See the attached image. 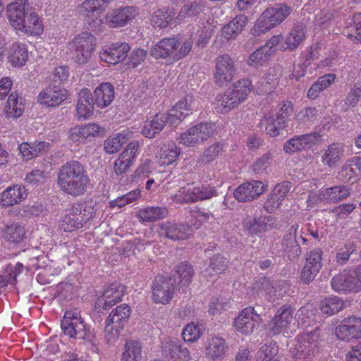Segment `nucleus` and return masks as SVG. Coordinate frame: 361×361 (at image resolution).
<instances>
[{
  "label": "nucleus",
  "mask_w": 361,
  "mask_h": 361,
  "mask_svg": "<svg viewBox=\"0 0 361 361\" xmlns=\"http://www.w3.org/2000/svg\"><path fill=\"white\" fill-rule=\"evenodd\" d=\"M319 111L315 107H306L303 111L298 113L296 116L298 124H308L317 119Z\"/></svg>",
  "instance_id": "bf43d9fd"
},
{
  "label": "nucleus",
  "mask_w": 361,
  "mask_h": 361,
  "mask_svg": "<svg viewBox=\"0 0 361 361\" xmlns=\"http://www.w3.org/2000/svg\"><path fill=\"white\" fill-rule=\"evenodd\" d=\"M81 207V215L85 223L92 219L97 210V204L95 201L90 199L82 203H75Z\"/></svg>",
  "instance_id": "680f3d73"
},
{
  "label": "nucleus",
  "mask_w": 361,
  "mask_h": 361,
  "mask_svg": "<svg viewBox=\"0 0 361 361\" xmlns=\"http://www.w3.org/2000/svg\"><path fill=\"white\" fill-rule=\"evenodd\" d=\"M1 235L7 243L18 244L24 239L25 229L20 224L13 222L5 226L1 231Z\"/></svg>",
  "instance_id": "72a5a7b5"
},
{
  "label": "nucleus",
  "mask_w": 361,
  "mask_h": 361,
  "mask_svg": "<svg viewBox=\"0 0 361 361\" xmlns=\"http://www.w3.org/2000/svg\"><path fill=\"white\" fill-rule=\"evenodd\" d=\"M94 99L90 90L82 89L78 95L76 111L79 118L87 119L94 111Z\"/></svg>",
  "instance_id": "a878e982"
},
{
  "label": "nucleus",
  "mask_w": 361,
  "mask_h": 361,
  "mask_svg": "<svg viewBox=\"0 0 361 361\" xmlns=\"http://www.w3.org/2000/svg\"><path fill=\"white\" fill-rule=\"evenodd\" d=\"M85 224L81 215V207L73 204L61 221L60 228L65 232H72L82 228Z\"/></svg>",
  "instance_id": "5701e85b"
},
{
  "label": "nucleus",
  "mask_w": 361,
  "mask_h": 361,
  "mask_svg": "<svg viewBox=\"0 0 361 361\" xmlns=\"http://www.w3.org/2000/svg\"><path fill=\"white\" fill-rule=\"evenodd\" d=\"M130 314V307L127 304H121L111 311L106 320L116 324L118 328H123L128 324Z\"/></svg>",
  "instance_id": "f704fd0d"
},
{
  "label": "nucleus",
  "mask_w": 361,
  "mask_h": 361,
  "mask_svg": "<svg viewBox=\"0 0 361 361\" xmlns=\"http://www.w3.org/2000/svg\"><path fill=\"white\" fill-rule=\"evenodd\" d=\"M323 251L320 248H315L310 252L306 257L305 264L314 267L315 269L321 270L322 264Z\"/></svg>",
  "instance_id": "338daca9"
},
{
  "label": "nucleus",
  "mask_w": 361,
  "mask_h": 361,
  "mask_svg": "<svg viewBox=\"0 0 361 361\" xmlns=\"http://www.w3.org/2000/svg\"><path fill=\"white\" fill-rule=\"evenodd\" d=\"M331 283L335 291L343 293L357 291L360 287L356 270L355 271L344 270L334 276Z\"/></svg>",
  "instance_id": "dca6fc26"
},
{
  "label": "nucleus",
  "mask_w": 361,
  "mask_h": 361,
  "mask_svg": "<svg viewBox=\"0 0 361 361\" xmlns=\"http://www.w3.org/2000/svg\"><path fill=\"white\" fill-rule=\"evenodd\" d=\"M136 14V10L134 7H121L107 14L105 19L111 27H123L128 21L133 20ZM102 19L104 20V18Z\"/></svg>",
  "instance_id": "b1692460"
},
{
  "label": "nucleus",
  "mask_w": 361,
  "mask_h": 361,
  "mask_svg": "<svg viewBox=\"0 0 361 361\" xmlns=\"http://www.w3.org/2000/svg\"><path fill=\"white\" fill-rule=\"evenodd\" d=\"M235 71L234 60L228 54L219 55L214 72L215 84L220 87L228 85L233 80Z\"/></svg>",
  "instance_id": "9d476101"
},
{
  "label": "nucleus",
  "mask_w": 361,
  "mask_h": 361,
  "mask_svg": "<svg viewBox=\"0 0 361 361\" xmlns=\"http://www.w3.org/2000/svg\"><path fill=\"white\" fill-rule=\"evenodd\" d=\"M226 349L227 345L224 338L213 337L207 348V355L214 360L221 359L224 356Z\"/></svg>",
  "instance_id": "79ce46f5"
},
{
  "label": "nucleus",
  "mask_w": 361,
  "mask_h": 361,
  "mask_svg": "<svg viewBox=\"0 0 361 361\" xmlns=\"http://www.w3.org/2000/svg\"><path fill=\"white\" fill-rule=\"evenodd\" d=\"M27 197L25 187L14 185L8 187L1 194V204L4 207H10L20 203Z\"/></svg>",
  "instance_id": "c756f323"
},
{
  "label": "nucleus",
  "mask_w": 361,
  "mask_h": 361,
  "mask_svg": "<svg viewBox=\"0 0 361 361\" xmlns=\"http://www.w3.org/2000/svg\"><path fill=\"white\" fill-rule=\"evenodd\" d=\"M294 310L291 305H285L276 312L269 324V329L272 335H277L288 327L293 321Z\"/></svg>",
  "instance_id": "aec40b11"
},
{
  "label": "nucleus",
  "mask_w": 361,
  "mask_h": 361,
  "mask_svg": "<svg viewBox=\"0 0 361 361\" xmlns=\"http://www.w3.org/2000/svg\"><path fill=\"white\" fill-rule=\"evenodd\" d=\"M28 58L27 49L25 44L14 43L8 51V61L14 66H23Z\"/></svg>",
  "instance_id": "58836bf2"
},
{
  "label": "nucleus",
  "mask_w": 361,
  "mask_h": 361,
  "mask_svg": "<svg viewBox=\"0 0 361 361\" xmlns=\"http://www.w3.org/2000/svg\"><path fill=\"white\" fill-rule=\"evenodd\" d=\"M261 321L260 315L255 310L253 307L243 309L233 321V326L236 331L243 334H250L256 325Z\"/></svg>",
  "instance_id": "2eb2a0df"
},
{
  "label": "nucleus",
  "mask_w": 361,
  "mask_h": 361,
  "mask_svg": "<svg viewBox=\"0 0 361 361\" xmlns=\"http://www.w3.org/2000/svg\"><path fill=\"white\" fill-rule=\"evenodd\" d=\"M158 233L161 238L171 240H183L191 235V228L187 224L166 221L159 224Z\"/></svg>",
  "instance_id": "ddd939ff"
},
{
  "label": "nucleus",
  "mask_w": 361,
  "mask_h": 361,
  "mask_svg": "<svg viewBox=\"0 0 361 361\" xmlns=\"http://www.w3.org/2000/svg\"><path fill=\"white\" fill-rule=\"evenodd\" d=\"M16 27V30L22 31L27 35H38L42 32V25L38 15L35 12H29L25 14L22 18L21 25Z\"/></svg>",
  "instance_id": "2f4dec72"
},
{
  "label": "nucleus",
  "mask_w": 361,
  "mask_h": 361,
  "mask_svg": "<svg viewBox=\"0 0 361 361\" xmlns=\"http://www.w3.org/2000/svg\"><path fill=\"white\" fill-rule=\"evenodd\" d=\"M142 357V346L136 341H129L125 344L121 361H140Z\"/></svg>",
  "instance_id": "49530a36"
},
{
  "label": "nucleus",
  "mask_w": 361,
  "mask_h": 361,
  "mask_svg": "<svg viewBox=\"0 0 361 361\" xmlns=\"http://www.w3.org/2000/svg\"><path fill=\"white\" fill-rule=\"evenodd\" d=\"M27 0H13L7 5L6 12L11 25L16 29L22 23V18L28 10Z\"/></svg>",
  "instance_id": "393cba45"
},
{
  "label": "nucleus",
  "mask_w": 361,
  "mask_h": 361,
  "mask_svg": "<svg viewBox=\"0 0 361 361\" xmlns=\"http://www.w3.org/2000/svg\"><path fill=\"white\" fill-rule=\"evenodd\" d=\"M216 131L215 123L202 122L181 133L179 137V142L187 147H195L213 136Z\"/></svg>",
  "instance_id": "423d86ee"
},
{
  "label": "nucleus",
  "mask_w": 361,
  "mask_h": 361,
  "mask_svg": "<svg viewBox=\"0 0 361 361\" xmlns=\"http://www.w3.org/2000/svg\"><path fill=\"white\" fill-rule=\"evenodd\" d=\"M94 103L99 108L108 106L114 100L115 91L110 82H102L94 90Z\"/></svg>",
  "instance_id": "7c9ffc66"
},
{
  "label": "nucleus",
  "mask_w": 361,
  "mask_h": 361,
  "mask_svg": "<svg viewBox=\"0 0 361 361\" xmlns=\"http://www.w3.org/2000/svg\"><path fill=\"white\" fill-rule=\"evenodd\" d=\"M161 114H156L151 121H147L141 130V134L147 138H154L166 126Z\"/></svg>",
  "instance_id": "4c0bfd02"
},
{
  "label": "nucleus",
  "mask_w": 361,
  "mask_h": 361,
  "mask_svg": "<svg viewBox=\"0 0 361 361\" xmlns=\"http://www.w3.org/2000/svg\"><path fill=\"white\" fill-rule=\"evenodd\" d=\"M61 329L65 335L92 342L94 338L90 328L77 314L67 312L61 322Z\"/></svg>",
  "instance_id": "0eeeda50"
},
{
  "label": "nucleus",
  "mask_w": 361,
  "mask_h": 361,
  "mask_svg": "<svg viewBox=\"0 0 361 361\" xmlns=\"http://www.w3.org/2000/svg\"><path fill=\"white\" fill-rule=\"evenodd\" d=\"M129 51L130 47L127 43H115L102 52L100 58L106 63L114 65L124 60Z\"/></svg>",
  "instance_id": "cd10ccee"
},
{
  "label": "nucleus",
  "mask_w": 361,
  "mask_h": 361,
  "mask_svg": "<svg viewBox=\"0 0 361 361\" xmlns=\"http://www.w3.org/2000/svg\"><path fill=\"white\" fill-rule=\"evenodd\" d=\"M280 75V70L276 68H269L266 77L262 82V87L260 91L264 94H268L272 92L274 88L275 84L277 82L279 77Z\"/></svg>",
  "instance_id": "6e6d98bb"
},
{
  "label": "nucleus",
  "mask_w": 361,
  "mask_h": 361,
  "mask_svg": "<svg viewBox=\"0 0 361 361\" xmlns=\"http://www.w3.org/2000/svg\"><path fill=\"white\" fill-rule=\"evenodd\" d=\"M95 37L91 33L85 32L74 37L68 43V49L73 59L78 64H85L90 60L94 46Z\"/></svg>",
  "instance_id": "39448f33"
},
{
  "label": "nucleus",
  "mask_w": 361,
  "mask_h": 361,
  "mask_svg": "<svg viewBox=\"0 0 361 361\" xmlns=\"http://www.w3.org/2000/svg\"><path fill=\"white\" fill-rule=\"evenodd\" d=\"M111 0H85L81 5L92 29H99L103 24V13Z\"/></svg>",
  "instance_id": "9b49d317"
},
{
  "label": "nucleus",
  "mask_w": 361,
  "mask_h": 361,
  "mask_svg": "<svg viewBox=\"0 0 361 361\" xmlns=\"http://www.w3.org/2000/svg\"><path fill=\"white\" fill-rule=\"evenodd\" d=\"M344 307L343 301L336 297H329L324 299L320 304V309L323 314L333 315L337 314Z\"/></svg>",
  "instance_id": "a18cd8bd"
},
{
  "label": "nucleus",
  "mask_w": 361,
  "mask_h": 361,
  "mask_svg": "<svg viewBox=\"0 0 361 361\" xmlns=\"http://www.w3.org/2000/svg\"><path fill=\"white\" fill-rule=\"evenodd\" d=\"M251 82L248 79H243L237 81L233 86L231 90L235 96L240 99V102H243L248 94L250 92Z\"/></svg>",
  "instance_id": "13d9d810"
},
{
  "label": "nucleus",
  "mask_w": 361,
  "mask_h": 361,
  "mask_svg": "<svg viewBox=\"0 0 361 361\" xmlns=\"http://www.w3.org/2000/svg\"><path fill=\"white\" fill-rule=\"evenodd\" d=\"M240 99L231 90H227L218 100L217 109L221 112H228L240 103Z\"/></svg>",
  "instance_id": "3c124183"
},
{
  "label": "nucleus",
  "mask_w": 361,
  "mask_h": 361,
  "mask_svg": "<svg viewBox=\"0 0 361 361\" xmlns=\"http://www.w3.org/2000/svg\"><path fill=\"white\" fill-rule=\"evenodd\" d=\"M167 215L168 209L165 207H147L140 209L137 213V217L142 222H154Z\"/></svg>",
  "instance_id": "e433bc0d"
},
{
  "label": "nucleus",
  "mask_w": 361,
  "mask_h": 361,
  "mask_svg": "<svg viewBox=\"0 0 361 361\" xmlns=\"http://www.w3.org/2000/svg\"><path fill=\"white\" fill-rule=\"evenodd\" d=\"M279 353V347L276 343L262 345L256 353L257 360L272 361Z\"/></svg>",
  "instance_id": "4d7b16f0"
},
{
  "label": "nucleus",
  "mask_w": 361,
  "mask_h": 361,
  "mask_svg": "<svg viewBox=\"0 0 361 361\" xmlns=\"http://www.w3.org/2000/svg\"><path fill=\"white\" fill-rule=\"evenodd\" d=\"M178 40L176 37H167L159 41L150 50V54L156 59H166L178 48Z\"/></svg>",
  "instance_id": "c85d7f7f"
},
{
  "label": "nucleus",
  "mask_w": 361,
  "mask_h": 361,
  "mask_svg": "<svg viewBox=\"0 0 361 361\" xmlns=\"http://www.w3.org/2000/svg\"><path fill=\"white\" fill-rule=\"evenodd\" d=\"M213 34V30L210 25L200 27L195 33L190 35L193 38V43L199 49L204 48L209 43Z\"/></svg>",
  "instance_id": "8fccbe9b"
},
{
  "label": "nucleus",
  "mask_w": 361,
  "mask_h": 361,
  "mask_svg": "<svg viewBox=\"0 0 361 361\" xmlns=\"http://www.w3.org/2000/svg\"><path fill=\"white\" fill-rule=\"evenodd\" d=\"M24 111V104L23 99L19 98L18 93L13 92L10 94L7 104L6 106L5 113L8 118H17L20 117Z\"/></svg>",
  "instance_id": "c9c22d12"
},
{
  "label": "nucleus",
  "mask_w": 361,
  "mask_h": 361,
  "mask_svg": "<svg viewBox=\"0 0 361 361\" xmlns=\"http://www.w3.org/2000/svg\"><path fill=\"white\" fill-rule=\"evenodd\" d=\"M69 76V68L67 66H60L55 68L49 78V83L57 84L61 86L67 81Z\"/></svg>",
  "instance_id": "052dcab7"
},
{
  "label": "nucleus",
  "mask_w": 361,
  "mask_h": 361,
  "mask_svg": "<svg viewBox=\"0 0 361 361\" xmlns=\"http://www.w3.org/2000/svg\"><path fill=\"white\" fill-rule=\"evenodd\" d=\"M319 329L304 332L298 336V343L293 352L295 361H310L319 352Z\"/></svg>",
  "instance_id": "20e7f679"
},
{
  "label": "nucleus",
  "mask_w": 361,
  "mask_h": 361,
  "mask_svg": "<svg viewBox=\"0 0 361 361\" xmlns=\"http://www.w3.org/2000/svg\"><path fill=\"white\" fill-rule=\"evenodd\" d=\"M306 25L298 23L293 26L281 45L283 51H294L305 39Z\"/></svg>",
  "instance_id": "bb28decb"
},
{
  "label": "nucleus",
  "mask_w": 361,
  "mask_h": 361,
  "mask_svg": "<svg viewBox=\"0 0 361 361\" xmlns=\"http://www.w3.org/2000/svg\"><path fill=\"white\" fill-rule=\"evenodd\" d=\"M270 219V216H265L255 217L252 219L246 220L244 226L249 234L257 235L266 231Z\"/></svg>",
  "instance_id": "c03bdc74"
},
{
  "label": "nucleus",
  "mask_w": 361,
  "mask_h": 361,
  "mask_svg": "<svg viewBox=\"0 0 361 361\" xmlns=\"http://www.w3.org/2000/svg\"><path fill=\"white\" fill-rule=\"evenodd\" d=\"M178 288L175 276L166 277L162 275L154 278L152 286V300L156 303H169Z\"/></svg>",
  "instance_id": "6e6552de"
},
{
  "label": "nucleus",
  "mask_w": 361,
  "mask_h": 361,
  "mask_svg": "<svg viewBox=\"0 0 361 361\" xmlns=\"http://www.w3.org/2000/svg\"><path fill=\"white\" fill-rule=\"evenodd\" d=\"M293 106L289 102H283L276 111H270L261 120L260 125H265L267 133L272 137L279 135L281 130L284 129L293 114Z\"/></svg>",
  "instance_id": "7ed1b4c3"
},
{
  "label": "nucleus",
  "mask_w": 361,
  "mask_h": 361,
  "mask_svg": "<svg viewBox=\"0 0 361 361\" xmlns=\"http://www.w3.org/2000/svg\"><path fill=\"white\" fill-rule=\"evenodd\" d=\"M272 56V50L267 47L262 46L254 51L247 59V64L251 66H262Z\"/></svg>",
  "instance_id": "5fc2aeb1"
},
{
  "label": "nucleus",
  "mask_w": 361,
  "mask_h": 361,
  "mask_svg": "<svg viewBox=\"0 0 361 361\" xmlns=\"http://www.w3.org/2000/svg\"><path fill=\"white\" fill-rule=\"evenodd\" d=\"M292 11V7L287 4H275L273 6L267 8L261 14L255 26L251 29V33L254 35L265 33L280 25L290 16Z\"/></svg>",
  "instance_id": "f03ea898"
},
{
  "label": "nucleus",
  "mask_w": 361,
  "mask_h": 361,
  "mask_svg": "<svg viewBox=\"0 0 361 361\" xmlns=\"http://www.w3.org/2000/svg\"><path fill=\"white\" fill-rule=\"evenodd\" d=\"M56 182L63 192L76 198L87 192L90 179L85 166L78 161L72 160L59 169Z\"/></svg>",
  "instance_id": "f257e3e1"
},
{
  "label": "nucleus",
  "mask_w": 361,
  "mask_h": 361,
  "mask_svg": "<svg viewBox=\"0 0 361 361\" xmlns=\"http://www.w3.org/2000/svg\"><path fill=\"white\" fill-rule=\"evenodd\" d=\"M350 194V189L345 185L326 188L322 193V198L329 202L336 203L346 199Z\"/></svg>",
  "instance_id": "ea45409f"
},
{
  "label": "nucleus",
  "mask_w": 361,
  "mask_h": 361,
  "mask_svg": "<svg viewBox=\"0 0 361 361\" xmlns=\"http://www.w3.org/2000/svg\"><path fill=\"white\" fill-rule=\"evenodd\" d=\"M201 336L200 326L194 323L188 324L183 330L182 336L186 342H194Z\"/></svg>",
  "instance_id": "774afa93"
},
{
  "label": "nucleus",
  "mask_w": 361,
  "mask_h": 361,
  "mask_svg": "<svg viewBox=\"0 0 361 361\" xmlns=\"http://www.w3.org/2000/svg\"><path fill=\"white\" fill-rule=\"evenodd\" d=\"M335 334L343 341L361 337V318L355 316L344 318L336 326Z\"/></svg>",
  "instance_id": "f3484780"
},
{
  "label": "nucleus",
  "mask_w": 361,
  "mask_h": 361,
  "mask_svg": "<svg viewBox=\"0 0 361 361\" xmlns=\"http://www.w3.org/2000/svg\"><path fill=\"white\" fill-rule=\"evenodd\" d=\"M265 190V185L260 180L247 181L234 190L233 195L238 202H245L258 197Z\"/></svg>",
  "instance_id": "a211bd4d"
},
{
  "label": "nucleus",
  "mask_w": 361,
  "mask_h": 361,
  "mask_svg": "<svg viewBox=\"0 0 361 361\" xmlns=\"http://www.w3.org/2000/svg\"><path fill=\"white\" fill-rule=\"evenodd\" d=\"M321 135L316 132L294 135L283 146V150L289 154L311 149L319 142Z\"/></svg>",
  "instance_id": "f8f14e48"
},
{
  "label": "nucleus",
  "mask_w": 361,
  "mask_h": 361,
  "mask_svg": "<svg viewBox=\"0 0 361 361\" xmlns=\"http://www.w3.org/2000/svg\"><path fill=\"white\" fill-rule=\"evenodd\" d=\"M193 44V38L189 37L185 39L182 42H178V47L180 46L178 49L172 56L173 61H177L185 57L192 50Z\"/></svg>",
  "instance_id": "69168bd1"
},
{
  "label": "nucleus",
  "mask_w": 361,
  "mask_h": 361,
  "mask_svg": "<svg viewBox=\"0 0 361 361\" xmlns=\"http://www.w3.org/2000/svg\"><path fill=\"white\" fill-rule=\"evenodd\" d=\"M127 142L126 135L117 133L109 136L104 143V149L106 154H114L120 150L123 145Z\"/></svg>",
  "instance_id": "09e8293b"
},
{
  "label": "nucleus",
  "mask_w": 361,
  "mask_h": 361,
  "mask_svg": "<svg viewBox=\"0 0 361 361\" xmlns=\"http://www.w3.org/2000/svg\"><path fill=\"white\" fill-rule=\"evenodd\" d=\"M162 353L166 357L180 361H188L190 358L189 350L176 338L166 339L162 344Z\"/></svg>",
  "instance_id": "4be33fe9"
},
{
  "label": "nucleus",
  "mask_w": 361,
  "mask_h": 361,
  "mask_svg": "<svg viewBox=\"0 0 361 361\" xmlns=\"http://www.w3.org/2000/svg\"><path fill=\"white\" fill-rule=\"evenodd\" d=\"M161 116L164 118L163 119L164 120L166 125L169 124L171 128H176L183 119L188 116V113L178 111L173 108L169 114H162Z\"/></svg>",
  "instance_id": "e2e57ef3"
},
{
  "label": "nucleus",
  "mask_w": 361,
  "mask_h": 361,
  "mask_svg": "<svg viewBox=\"0 0 361 361\" xmlns=\"http://www.w3.org/2000/svg\"><path fill=\"white\" fill-rule=\"evenodd\" d=\"M204 5L200 2H187L182 7L178 17L185 18V16H196L202 11Z\"/></svg>",
  "instance_id": "0e129e2a"
},
{
  "label": "nucleus",
  "mask_w": 361,
  "mask_h": 361,
  "mask_svg": "<svg viewBox=\"0 0 361 361\" xmlns=\"http://www.w3.org/2000/svg\"><path fill=\"white\" fill-rule=\"evenodd\" d=\"M104 128L96 123L77 126L71 130L70 137L74 142H81L89 137L99 136Z\"/></svg>",
  "instance_id": "473e14b6"
},
{
  "label": "nucleus",
  "mask_w": 361,
  "mask_h": 361,
  "mask_svg": "<svg viewBox=\"0 0 361 361\" xmlns=\"http://www.w3.org/2000/svg\"><path fill=\"white\" fill-rule=\"evenodd\" d=\"M343 146L341 144H331L322 156L323 161L330 167L336 166L343 155Z\"/></svg>",
  "instance_id": "de8ad7c7"
},
{
  "label": "nucleus",
  "mask_w": 361,
  "mask_h": 361,
  "mask_svg": "<svg viewBox=\"0 0 361 361\" xmlns=\"http://www.w3.org/2000/svg\"><path fill=\"white\" fill-rule=\"evenodd\" d=\"M224 144L221 142H215L212 145L206 148L204 152L197 159L198 164L210 163L216 159L219 154L224 152Z\"/></svg>",
  "instance_id": "603ef678"
},
{
  "label": "nucleus",
  "mask_w": 361,
  "mask_h": 361,
  "mask_svg": "<svg viewBox=\"0 0 361 361\" xmlns=\"http://www.w3.org/2000/svg\"><path fill=\"white\" fill-rule=\"evenodd\" d=\"M126 288L120 283L114 282L109 285L97 298L94 305V310L97 313L109 311L116 303L122 300Z\"/></svg>",
  "instance_id": "1a4fd4ad"
},
{
  "label": "nucleus",
  "mask_w": 361,
  "mask_h": 361,
  "mask_svg": "<svg viewBox=\"0 0 361 361\" xmlns=\"http://www.w3.org/2000/svg\"><path fill=\"white\" fill-rule=\"evenodd\" d=\"M68 97V91L57 84L49 83L38 95L37 101L48 107H56Z\"/></svg>",
  "instance_id": "4468645a"
},
{
  "label": "nucleus",
  "mask_w": 361,
  "mask_h": 361,
  "mask_svg": "<svg viewBox=\"0 0 361 361\" xmlns=\"http://www.w3.org/2000/svg\"><path fill=\"white\" fill-rule=\"evenodd\" d=\"M228 260L223 255H214L210 259L209 267L204 270L205 276L222 273L228 267Z\"/></svg>",
  "instance_id": "864d4df0"
},
{
  "label": "nucleus",
  "mask_w": 361,
  "mask_h": 361,
  "mask_svg": "<svg viewBox=\"0 0 361 361\" xmlns=\"http://www.w3.org/2000/svg\"><path fill=\"white\" fill-rule=\"evenodd\" d=\"M298 228V224H293L281 240L282 248L290 259L298 258L302 253V248L296 235Z\"/></svg>",
  "instance_id": "412c9836"
},
{
  "label": "nucleus",
  "mask_w": 361,
  "mask_h": 361,
  "mask_svg": "<svg viewBox=\"0 0 361 361\" xmlns=\"http://www.w3.org/2000/svg\"><path fill=\"white\" fill-rule=\"evenodd\" d=\"M194 275L192 267L187 263L182 262L176 267L175 273L171 276H175L178 286H187L191 281Z\"/></svg>",
  "instance_id": "a19ab883"
},
{
  "label": "nucleus",
  "mask_w": 361,
  "mask_h": 361,
  "mask_svg": "<svg viewBox=\"0 0 361 361\" xmlns=\"http://www.w3.org/2000/svg\"><path fill=\"white\" fill-rule=\"evenodd\" d=\"M139 142L133 140L130 142L114 164V171L117 176L126 173L132 166L135 154L139 149Z\"/></svg>",
  "instance_id": "6ab92c4d"
},
{
  "label": "nucleus",
  "mask_w": 361,
  "mask_h": 361,
  "mask_svg": "<svg viewBox=\"0 0 361 361\" xmlns=\"http://www.w3.org/2000/svg\"><path fill=\"white\" fill-rule=\"evenodd\" d=\"M174 13L169 8L158 9L151 16L152 24L158 27H166L173 20Z\"/></svg>",
  "instance_id": "37998d69"
}]
</instances>
